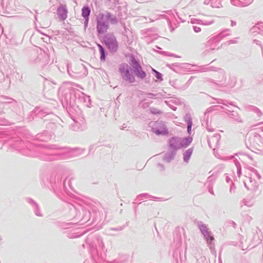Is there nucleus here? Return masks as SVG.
Listing matches in <instances>:
<instances>
[{"label": "nucleus", "instance_id": "nucleus-1", "mask_svg": "<svg viewBox=\"0 0 263 263\" xmlns=\"http://www.w3.org/2000/svg\"><path fill=\"white\" fill-rule=\"evenodd\" d=\"M129 67L126 64H122L120 67V71L123 77V78L129 81L130 83L135 81V78L133 75L130 73Z\"/></svg>", "mask_w": 263, "mask_h": 263}, {"label": "nucleus", "instance_id": "nucleus-2", "mask_svg": "<svg viewBox=\"0 0 263 263\" xmlns=\"http://www.w3.org/2000/svg\"><path fill=\"white\" fill-rule=\"evenodd\" d=\"M106 44L108 48L113 51H117L118 47V42L115 36L109 37L106 41Z\"/></svg>", "mask_w": 263, "mask_h": 263}, {"label": "nucleus", "instance_id": "nucleus-3", "mask_svg": "<svg viewBox=\"0 0 263 263\" xmlns=\"http://www.w3.org/2000/svg\"><path fill=\"white\" fill-rule=\"evenodd\" d=\"M133 67L137 77L141 79L145 77L146 73L142 70L141 66L137 62H135Z\"/></svg>", "mask_w": 263, "mask_h": 263}, {"label": "nucleus", "instance_id": "nucleus-4", "mask_svg": "<svg viewBox=\"0 0 263 263\" xmlns=\"http://www.w3.org/2000/svg\"><path fill=\"white\" fill-rule=\"evenodd\" d=\"M58 14L61 20L64 21L67 18V11L64 8H60L58 10Z\"/></svg>", "mask_w": 263, "mask_h": 263}, {"label": "nucleus", "instance_id": "nucleus-5", "mask_svg": "<svg viewBox=\"0 0 263 263\" xmlns=\"http://www.w3.org/2000/svg\"><path fill=\"white\" fill-rule=\"evenodd\" d=\"M108 29V26L104 23H98L97 25V30L99 33H105Z\"/></svg>", "mask_w": 263, "mask_h": 263}, {"label": "nucleus", "instance_id": "nucleus-6", "mask_svg": "<svg viewBox=\"0 0 263 263\" xmlns=\"http://www.w3.org/2000/svg\"><path fill=\"white\" fill-rule=\"evenodd\" d=\"M90 13V10L88 7H84L82 9V15L88 21V16Z\"/></svg>", "mask_w": 263, "mask_h": 263}, {"label": "nucleus", "instance_id": "nucleus-7", "mask_svg": "<svg viewBox=\"0 0 263 263\" xmlns=\"http://www.w3.org/2000/svg\"><path fill=\"white\" fill-rule=\"evenodd\" d=\"M98 47L99 48V51H100V52L101 53L100 59H101V60L104 61L105 59L104 50L103 47L101 45H100V44H98Z\"/></svg>", "mask_w": 263, "mask_h": 263}, {"label": "nucleus", "instance_id": "nucleus-8", "mask_svg": "<svg viewBox=\"0 0 263 263\" xmlns=\"http://www.w3.org/2000/svg\"><path fill=\"white\" fill-rule=\"evenodd\" d=\"M152 70L153 71H154L155 73H156V77L158 78V79H160V77H161V73H159V72H158L157 71H156V70H155L154 69H152Z\"/></svg>", "mask_w": 263, "mask_h": 263}, {"label": "nucleus", "instance_id": "nucleus-9", "mask_svg": "<svg viewBox=\"0 0 263 263\" xmlns=\"http://www.w3.org/2000/svg\"><path fill=\"white\" fill-rule=\"evenodd\" d=\"M191 125H188L187 129L189 130L190 129H191Z\"/></svg>", "mask_w": 263, "mask_h": 263}]
</instances>
